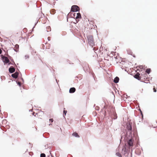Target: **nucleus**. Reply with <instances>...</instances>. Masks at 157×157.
Listing matches in <instances>:
<instances>
[{
	"label": "nucleus",
	"instance_id": "obj_1",
	"mask_svg": "<svg viewBox=\"0 0 157 157\" xmlns=\"http://www.w3.org/2000/svg\"><path fill=\"white\" fill-rule=\"evenodd\" d=\"M70 16L71 18L75 19L76 22L79 21V19L81 18V16L79 13H76L74 12L70 13Z\"/></svg>",
	"mask_w": 157,
	"mask_h": 157
},
{
	"label": "nucleus",
	"instance_id": "obj_2",
	"mask_svg": "<svg viewBox=\"0 0 157 157\" xmlns=\"http://www.w3.org/2000/svg\"><path fill=\"white\" fill-rule=\"evenodd\" d=\"M87 38L89 43L93 47V46L94 45L93 36H88Z\"/></svg>",
	"mask_w": 157,
	"mask_h": 157
},
{
	"label": "nucleus",
	"instance_id": "obj_3",
	"mask_svg": "<svg viewBox=\"0 0 157 157\" xmlns=\"http://www.w3.org/2000/svg\"><path fill=\"white\" fill-rule=\"evenodd\" d=\"M79 10V7L76 5L73 6L71 8V11L74 12L77 11Z\"/></svg>",
	"mask_w": 157,
	"mask_h": 157
},
{
	"label": "nucleus",
	"instance_id": "obj_4",
	"mask_svg": "<svg viewBox=\"0 0 157 157\" xmlns=\"http://www.w3.org/2000/svg\"><path fill=\"white\" fill-rule=\"evenodd\" d=\"M3 61L6 63H7L9 62V60L7 57L3 56L2 57Z\"/></svg>",
	"mask_w": 157,
	"mask_h": 157
},
{
	"label": "nucleus",
	"instance_id": "obj_5",
	"mask_svg": "<svg viewBox=\"0 0 157 157\" xmlns=\"http://www.w3.org/2000/svg\"><path fill=\"white\" fill-rule=\"evenodd\" d=\"M44 114V112L41 111H40L38 113H36V115H37V117H42Z\"/></svg>",
	"mask_w": 157,
	"mask_h": 157
},
{
	"label": "nucleus",
	"instance_id": "obj_6",
	"mask_svg": "<svg viewBox=\"0 0 157 157\" xmlns=\"http://www.w3.org/2000/svg\"><path fill=\"white\" fill-rule=\"evenodd\" d=\"M140 74L139 73H137L135 75H134V77L139 80H140L141 77L140 76Z\"/></svg>",
	"mask_w": 157,
	"mask_h": 157
},
{
	"label": "nucleus",
	"instance_id": "obj_7",
	"mask_svg": "<svg viewBox=\"0 0 157 157\" xmlns=\"http://www.w3.org/2000/svg\"><path fill=\"white\" fill-rule=\"evenodd\" d=\"M133 141L132 139H130L128 141V144L130 146H132L133 145Z\"/></svg>",
	"mask_w": 157,
	"mask_h": 157
},
{
	"label": "nucleus",
	"instance_id": "obj_8",
	"mask_svg": "<svg viewBox=\"0 0 157 157\" xmlns=\"http://www.w3.org/2000/svg\"><path fill=\"white\" fill-rule=\"evenodd\" d=\"M18 75V72H16L13 74L12 75V76L14 78H17Z\"/></svg>",
	"mask_w": 157,
	"mask_h": 157
},
{
	"label": "nucleus",
	"instance_id": "obj_9",
	"mask_svg": "<svg viewBox=\"0 0 157 157\" xmlns=\"http://www.w3.org/2000/svg\"><path fill=\"white\" fill-rule=\"evenodd\" d=\"M15 71V69L13 67H10L9 69V71L10 73H13Z\"/></svg>",
	"mask_w": 157,
	"mask_h": 157
},
{
	"label": "nucleus",
	"instance_id": "obj_10",
	"mask_svg": "<svg viewBox=\"0 0 157 157\" xmlns=\"http://www.w3.org/2000/svg\"><path fill=\"white\" fill-rule=\"evenodd\" d=\"M76 90V89L74 87H72L71 88L69 89V93H73L75 92Z\"/></svg>",
	"mask_w": 157,
	"mask_h": 157
},
{
	"label": "nucleus",
	"instance_id": "obj_11",
	"mask_svg": "<svg viewBox=\"0 0 157 157\" xmlns=\"http://www.w3.org/2000/svg\"><path fill=\"white\" fill-rule=\"evenodd\" d=\"M119 79V78L117 77L114 78V82L115 83H117L118 82Z\"/></svg>",
	"mask_w": 157,
	"mask_h": 157
},
{
	"label": "nucleus",
	"instance_id": "obj_12",
	"mask_svg": "<svg viewBox=\"0 0 157 157\" xmlns=\"http://www.w3.org/2000/svg\"><path fill=\"white\" fill-rule=\"evenodd\" d=\"M72 135L73 136H75L76 137H79V136L78 135V134L76 132L73 133L72 134Z\"/></svg>",
	"mask_w": 157,
	"mask_h": 157
},
{
	"label": "nucleus",
	"instance_id": "obj_13",
	"mask_svg": "<svg viewBox=\"0 0 157 157\" xmlns=\"http://www.w3.org/2000/svg\"><path fill=\"white\" fill-rule=\"evenodd\" d=\"M127 129L128 130L131 131L132 130V126L130 124L128 125L127 126Z\"/></svg>",
	"mask_w": 157,
	"mask_h": 157
},
{
	"label": "nucleus",
	"instance_id": "obj_14",
	"mask_svg": "<svg viewBox=\"0 0 157 157\" xmlns=\"http://www.w3.org/2000/svg\"><path fill=\"white\" fill-rule=\"evenodd\" d=\"M127 53L128 54H129V55H132V51H131V50H130V49H127Z\"/></svg>",
	"mask_w": 157,
	"mask_h": 157
},
{
	"label": "nucleus",
	"instance_id": "obj_15",
	"mask_svg": "<svg viewBox=\"0 0 157 157\" xmlns=\"http://www.w3.org/2000/svg\"><path fill=\"white\" fill-rule=\"evenodd\" d=\"M14 48H15V49H14L15 50V51H17V50H18V49L19 45L18 44H16L15 45V47H14Z\"/></svg>",
	"mask_w": 157,
	"mask_h": 157
},
{
	"label": "nucleus",
	"instance_id": "obj_16",
	"mask_svg": "<svg viewBox=\"0 0 157 157\" xmlns=\"http://www.w3.org/2000/svg\"><path fill=\"white\" fill-rule=\"evenodd\" d=\"M46 29L47 32H49L51 31V28L50 26H48L47 27Z\"/></svg>",
	"mask_w": 157,
	"mask_h": 157
},
{
	"label": "nucleus",
	"instance_id": "obj_17",
	"mask_svg": "<svg viewBox=\"0 0 157 157\" xmlns=\"http://www.w3.org/2000/svg\"><path fill=\"white\" fill-rule=\"evenodd\" d=\"M150 71L151 70L150 69H147L146 71V72L148 74H149L150 72Z\"/></svg>",
	"mask_w": 157,
	"mask_h": 157
},
{
	"label": "nucleus",
	"instance_id": "obj_18",
	"mask_svg": "<svg viewBox=\"0 0 157 157\" xmlns=\"http://www.w3.org/2000/svg\"><path fill=\"white\" fill-rule=\"evenodd\" d=\"M116 155L117 156H119V157H121V154L119 152L116 153Z\"/></svg>",
	"mask_w": 157,
	"mask_h": 157
},
{
	"label": "nucleus",
	"instance_id": "obj_19",
	"mask_svg": "<svg viewBox=\"0 0 157 157\" xmlns=\"http://www.w3.org/2000/svg\"><path fill=\"white\" fill-rule=\"evenodd\" d=\"M67 113V111L64 110L63 111V116L64 117V115H65Z\"/></svg>",
	"mask_w": 157,
	"mask_h": 157
},
{
	"label": "nucleus",
	"instance_id": "obj_20",
	"mask_svg": "<svg viewBox=\"0 0 157 157\" xmlns=\"http://www.w3.org/2000/svg\"><path fill=\"white\" fill-rule=\"evenodd\" d=\"M40 157H45V155L44 153H42L40 155Z\"/></svg>",
	"mask_w": 157,
	"mask_h": 157
},
{
	"label": "nucleus",
	"instance_id": "obj_21",
	"mask_svg": "<svg viewBox=\"0 0 157 157\" xmlns=\"http://www.w3.org/2000/svg\"><path fill=\"white\" fill-rule=\"evenodd\" d=\"M51 54L55 53V52L54 51V50L53 49H51V50L50 52Z\"/></svg>",
	"mask_w": 157,
	"mask_h": 157
},
{
	"label": "nucleus",
	"instance_id": "obj_22",
	"mask_svg": "<svg viewBox=\"0 0 157 157\" xmlns=\"http://www.w3.org/2000/svg\"><path fill=\"white\" fill-rule=\"evenodd\" d=\"M49 121L51 122H52L53 121V119H52V118L50 119H49Z\"/></svg>",
	"mask_w": 157,
	"mask_h": 157
},
{
	"label": "nucleus",
	"instance_id": "obj_23",
	"mask_svg": "<svg viewBox=\"0 0 157 157\" xmlns=\"http://www.w3.org/2000/svg\"><path fill=\"white\" fill-rule=\"evenodd\" d=\"M6 120H3V121H2V122L3 123H5L6 122Z\"/></svg>",
	"mask_w": 157,
	"mask_h": 157
},
{
	"label": "nucleus",
	"instance_id": "obj_24",
	"mask_svg": "<svg viewBox=\"0 0 157 157\" xmlns=\"http://www.w3.org/2000/svg\"><path fill=\"white\" fill-rule=\"evenodd\" d=\"M153 91H154V92H156V90L155 89V87H154L153 89Z\"/></svg>",
	"mask_w": 157,
	"mask_h": 157
},
{
	"label": "nucleus",
	"instance_id": "obj_25",
	"mask_svg": "<svg viewBox=\"0 0 157 157\" xmlns=\"http://www.w3.org/2000/svg\"><path fill=\"white\" fill-rule=\"evenodd\" d=\"M48 40H50L51 39V37H48Z\"/></svg>",
	"mask_w": 157,
	"mask_h": 157
},
{
	"label": "nucleus",
	"instance_id": "obj_26",
	"mask_svg": "<svg viewBox=\"0 0 157 157\" xmlns=\"http://www.w3.org/2000/svg\"><path fill=\"white\" fill-rule=\"evenodd\" d=\"M2 51L0 48V54L2 53Z\"/></svg>",
	"mask_w": 157,
	"mask_h": 157
},
{
	"label": "nucleus",
	"instance_id": "obj_27",
	"mask_svg": "<svg viewBox=\"0 0 157 157\" xmlns=\"http://www.w3.org/2000/svg\"><path fill=\"white\" fill-rule=\"evenodd\" d=\"M35 113L34 112H33V115H34L35 116H36V115H34V114H35Z\"/></svg>",
	"mask_w": 157,
	"mask_h": 157
},
{
	"label": "nucleus",
	"instance_id": "obj_28",
	"mask_svg": "<svg viewBox=\"0 0 157 157\" xmlns=\"http://www.w3.org/2000/svg\"><path fill=\"white\" fill-rule=\"evenodd\" d=\"M18 84H19V85H21V83L20 82H18Z\"/></svg>",
	"mask_w": 157,
	"mask_h": 157
},
{
	"label": "nucleus",
	"instance_id": "obj_29",
	"mask_svg": "<svg viewBox=\"0 0 157 157\" xmlns=\"http://www.w3.org/2000/svg\"><path fill=\"white\" fill-rule=\"evenodd\" d=\"M147 75V74L146 73H144V74H143V75Z\"/></svg>",
	"mask_w": 157,
	"mask_h": 157
},
{
	"label": "nucleus",
	"instance_id": "obj_30",
	"mask_svg": "<svg viewBox=\"0 0 157 157\" xmlns=\"http://www.w3.org/2000/svg\"><path fill=\"white\" fill-rule=\"evenodd\" d=\"M71 12H69V15H70V13H71Z\"/></svg>",
	"mask_w": 157,
	"mask_h": 157
},
{
	"label": "nucleus",
	"instance_id": "obj_31",
	"mask_svg": "<svg viewBox=\"0 0 157 157\" xmlns=\"http://www.w3.org/2000/svg\"><path fill=\"white\" fill-rule=\"evenodd\" d=\"M67 21H68V18H67Z\"/></svg>",
	"mask_w": 157,
	"mask_h": 157
}]
</instances>
